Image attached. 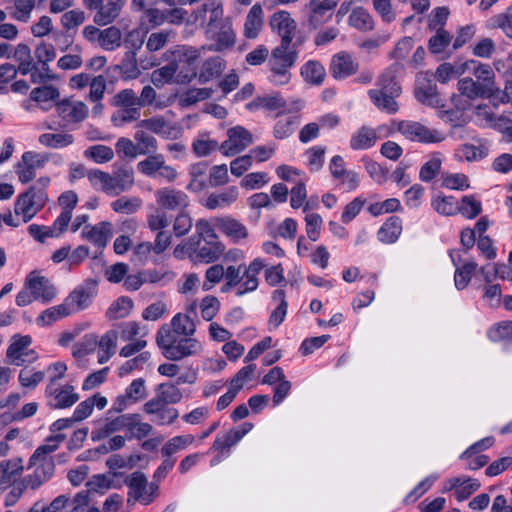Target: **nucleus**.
I'll return each instance as SVG.
<instances>
[{"label":"nucleus","mask_w":512,"mask_h":512,"mask_svg":"<svg viewBox=\"0 0 512 512\" xmlns=\"http://www.w3.org/2000/svg\"><path fill=\"white\" fill-rule=\"evenodd\" d=\"M85 21V13L82 10L74 9L65 12L61 17V24L65 31L72 32Z\"/></svg>","instance_id":"obj_58"},{"label":"nucleus","mask_w":512,"mask_h":512,"mask_svg":"<svg viewBox=\"0 0 512 512\" xmlns=\"http://www.w3.org/2000/svg\"><path fill=\"white\" fill-rule=\"evenodd\" d=\"M225 61L219 57H210L204 61L198 75L200 84H205L210 80L220 76L225 70Z\"/></svg>","instance_id":"obj_25"},{"label":"nucleus","mask_w":512,"mask_h":512,"mask_svg":"<svg viewBox=\"0 0 512 512\" xmlns=\"http://www.w3.org/2000/svg\"><path fill=\"white\" fill-rule=\"evenodd\" d=\"M121 31L115 26H111L104 30L98 29V44L106 49L113 50L121 44Z\"/></svg>","instance_id":"obj_39"},{"label":"nucleus","mask_w":512,"mask_h":512,"mask_svg":"<svg viewBox=\"0 0 512 512\" xmlns=\"http://www.w3.org/2000/svg\"><path fill=\"white\" fill-rule=\"evenodd\" d=\"M397 130L411 141L439 143L445 139L438 130L429 129L420 122L415 121H400L397 125Z\"/></svg>","instance_id":"obj_7"},{"label":"nucleus","mask_w":512,"mask_h":512,"mask_svg":"<svg viewBox=\"0 0 512 512\" xmlns=\"http://www.w3.org/2000/svg\"><path fill=\"white\" fill-rule=\"evenodd\" d=\"M359 64L354 62L351 55L342 52L333 56L330 63V73L335 79H345L357 72Z\"/></svg>","instance_id":"obj_17"},{"label":"nucleus","mask_w":512,"mask_h":512,"mask_svg":"<svg viewBox=\"0 0 512 512\" xmlns=\"http://www.w3.org/2000/svg\"><path fill=\"white\" fill-rule=\"evenodd\" d=\"M196 231L206 244L222 243L219 240L217 233L213 225L207 219H199L195 224Z\"/></svg>","instance_id":"obj_53"},{"label":"nucleus","mask_w":512,"mask_h":512,"mask_svg":"<svg viewBox=\"0 0 512 512\" xmlns=\"http://www.w3.org/2000/svg\"><path fill=\"white\" fill-rule=\"evenodd\" d=\"M442 186L452 190L463 191L470 187L468 177L463 173L447 174L442 181Z\"/></svg>","instance_id":"obj_60"},{"label":"nucleus","mask_w":512,"mask_h":512,"mask_svg":"<svg viewBox=\"0 0 512 512\" xmlns=\"http://www.w3.org/2000/svg\"><path fill=\"white\" fill-rule=\"evenodd\" d=\"M227 135L228 139L219 147L225 156H234L253 142L252 134L242 126L230 128Z\"/></svg>","instance_id":"obj_9"},{"label":"nucleus","mask_w":512,"mask_h":512,"mask_svg":"<svg viewBox=\"0 0 512 512\" xmlns=\"http://www.w3.org/2000/svg\"><path fill=\"white\" fill-rule=\"evenodd\" d=\"M176 72V64L168 61L167 65L152 72L151 81L156 87L160 88L165 83H169L173 79Z\"/></svg>","instance_id":"obj_48"},{"label":"nucleus","mask_w":512,"mask_h":512,"mask_svg":"<svg viewBox=\"0 0 512 512\" xmlns=\"http://www.w3.org/2000/svg\"><path fill=\"white\" fill-rule=\"evenodd\" d=\"M95 351L96 335L91 333L85 335L79 342L74 344L72 354L76 359L81 360Z\"/></svg>","instance_id":"obj_45"},{"label":"nucleus","mask_w":512,"mask_h":512,"mask_svg":"<svg viewBox=\"0 0 512 512\" xmlns=\"http://www.w3.org/2000/svg\"><path fill=\"white\" fill-rule=\"evenodd\" d=\"M402 67L398 63L390 65L378 77L377 85L379 89H371L368 91L369 98L373 104L388 114H395L399 107L395 98L399 97L402 89L397 81L398 73Z\"/></svg>","instance_id":"obj_1"},{"label":"nucleus","mask_w":512,"mask_h":512,"mask_svg":"<svg viewBox=\"0 0 512 512\" xmlns=\"http://www.w3.org/2000/svg\"><path fill=\"white\" fill-rule=\"evenodd\" d=\"M70 85L71 87L78 89H82L89 85V99L92 102H96V77H92L86 73L77 74L70 79Z\"/></svg>","instance_id":"obj_52"},{"label":"nucleus","mask_w":512,"mask_h":512,"mask_svg":"<svg viewBox=\"0 0 512 512\" xmlns=\"http://www.w3.org/2000/svg\"><path fill=\"white\" fill-rule=\"evenodd\" d=\"M176 33L173 30H163L160 32L152 33L147 41L146 48L149 52H154L162 49L170 38L175 37Z\"/></svg>","instance_id":"obj_54"},{"label":"nucleus","mask_w":512,"mask_h":512,"mask_svg":"<svg viewBox=\"0 0 512 512\" xmlns=\"http://www.w3.org/2000/svg\"><path fill=\"white\" fill-rule=\"evenodd\" d=\"M512 335V320L502 321L491 327L487 333L488 338L493 342L504 341L507 343Z\"/></svg>","instance_id":"obj_49"},{"label":"nucleus","mask_w":512,"mask_h":512,"mask_svg":"<svg viewBox=\"0 0 512 512\" xmlns=\"http://www.w3.org/2000/svg\"><path fill=\"white\" fill-rule=\"evenodd\" d=\"M165 22V11L158 8H149L144 10L140 18V26L142 30L148 32Z\"/></svg>","instance_id":"obj_41"},{"label":"nucleus","mask_w":512,"mask_h":512,"mask_svg":"<svg viewBox=\"0 0 512 512\" xmlns=\"http://www.w3.org/2000/svg\"><path fill=\"white\" fill-rule=\"evenodd\" d=\"M432 207L440 214L453 216L458 213L467 219H474L482 212V205L473 195H465L458 203L454 196L437 197L432 201Z\"/></svg>","instance_id":"obj_4"},{"label":"nucleus","mask_w":512,"mask_h":512,"mask_svg":"<svg viewBox=\"0 0 512 512\" xmlns=\"http://www.w3.org/2000/svg\"><path fill=\"white\" fill-rule=\"evenodd\" d=\"M375 142V132L366 127H362L356 135L352 136L350 146L352 149L358 150L363 148H370L375 144Z\"/></svg>","instance_id":"obj_46"},{"label":"nucleus","mask_w":512,"mask_h":512,"mask_svg":"<svg viewBox=\"0 0 512 512\" xmlns=\"http://www.w3.org/2000/svg\"><path fill=\"white\" fill-rule=\"evenodd\" d=\"M442 160L440 153H433L430 160L425 162L420 168L419 178L423 182L432 181L440 172Z\"/></svg>","instance_id":"obj_43"},{"label":"nucleus","mask_w":512,"mask_h":512,"mask_svg":"<svg viewBox=\"0 0 512 512\" xmlns=\"http://www.w3.org/2000/svg\"><path fill=\"white\" fill-rule=\"evenodd\" d=\"M213 94L212 88H190L180 97L183 106H191L199 101L209 99Z\"/></svg>","instance_id":"obj_47"},{"label":"nucleus","mask_w":512,"mask_h":512,"mask_svg":"<svg viewBox=\"0 0 512 512\" xmlns=\"http://www.w3.org/2000/svg\"><path fill=\"white\" fill-rule=\"evenodd\" d=\"M301 76L310 84L321 85L325 79L326 71L319 61L309 60L301 67Z\"/></svg>","instance_id":"obj_31"},{"label":"nucleus","mask_w":512,"mask_h":512,"mask_svg":"<svg viewBox=\"0 0 512 512\" xmlns=\"http://www.w3.org/2000/svg\"><path fill=\"white\" fill-rule=\"evenodd\" d=\"M49 183V177H41L37 181L38 186H30L16 198L14 212L22 216L24 223H28L45 206L48 201L46 187Z\"/></svg>","instance_id":"obj_3"},{"label":"nucleus","mask_w":512,"mask_h":512,"mask_svg":"<svg viewBox=\"0 0 512 512\" xmlns=\"http://www.w3.org/2000/svg\"><path fill=\"white\" fill-rule=\"evenodd\" d=\"M452 41V35L445 29L439 28L436 34L428 40V50L431 54H440L445 51Z\"/></svg>","instance_id":"obj_42"},{"label":"nucleus","mask_w":512,"mask_h":512,"mask_svg":"<svg viewBox=\"0 0 512 512\" xmlns=\"http://www.w3.org/2000/svg\"><path fill=\"white\" fill-rule=\"evenodd\" d=\"M254 425L251 422H244L238 428H233L227 433L217 435L212 450L223 454L225 451L228 452L231 447L236 445L247 433L253 429Z\"/></svg>","instance_id":"obj_12"},{"label":"nucleus","mask_w":512,"mask_h":512,"mask_svg":"<svg viewBox=\"0 0 512 512\" xmlns=\"http://www.w3.org/2000/svg\"><path fill=\"white\" fill-rule=\"evenodd\" d=\"M73 312L71 311L68 303L65 301L51 308L44 310L36 319L38 325L48 326L53 324L54 322L71 315Z\"/></svg>","instance_id":"obj_30"},{"label":"nucleus","mask_w":512,"mask_h":512,"mask_svg":"<svg viewBox=\"0 0 512 512\" xmlns=\"http://www.w3.org/2000/svg\"><path fill=\"white\" fill-rule=\"evenodd\" d=\"M238 197V190L236 187H231L227 192L221 194H211L206 201L208 209H216L221 204H230L236 201Z\"/></svg>","instance_id":"obj_51"},{"label":"nucleus","mask_w":512,"mask_h":512,"mask_svg":"<svg viewBox=\"0 0 512 512\" xmlns=\"http://www.w3.org/2000/svg\"><path fill=\"white\" fill-rule=\"evenodd\" d=\"M285 107L286 101L279 92L271 95L257 96L245 106L248 111H257L259 109L275 111Z\"/></svg>","instance_id":"obj_23"},{"label":"nucleus","mask_w":512,"mask_h":512,"mask_svg":"<svg viewBox=\"0 0 512 512\" xmlns=\"http://www.w3.org/2000/svg\"><path fill=\"white\" fill-rule=\"evenodd\" d=\"M25 288L33 294L35 300H41L43 303L52 301L56 296V289L45 276H36L31 272L25 279Z\"/></svg>","instance_id":"obj_11"},{"label":"nucleus","mask_w":512,"mask_h":512,"mask_svg":"<svg viewBox=\"0 0 512 512\" xmlns=\"http://www.w3.org/2000/svg\"><path fill=\"white\" fill-rule=\"evenodd\" d=\"M71 311H77L87 307L91 303L90 294L84 290H74L65 299Z\"/></svg>","instance_id":"obj_59"},{"label":"nucleus","mask_w":512,"mask_h":512,"mask_svg":"<svg viewBox=\"0 0 512 512\" xmlns=\"http://www.w3.org/2000/svg\"><path fill=\"white\" fill-rule=\"evenodd\" d=\"M31 342L32 338L29 335H15L6 352L7 359H12L10 363L21 365L25 361L21 359V355H24V350L28 348Z\"/></svg>","instance_id":"obj_29"},{"label":"nucleus","mask_w":512,"mask_h":512,"mask_svg":"<svg viewBox=\"0 0 512 512\" xmlns=\"http://www.w3.org/2000/svg\"><path fill=\"white\" fill-rule=\"evenodd\" d=\"M148 227L151 231H161L170 224V219L165 210L157 208L154 213L147 217Z\"/></svg>","instance_id":"obj_63"},{"label":"nucleus","mask_w":512,"mask_h":512,"mask_svg":"<svg viewBox=\"0 0 512 512\" xmlns=\"http://www.w3.org/2000/svg\"><path fill=\"white\" fill-rule=\"evenodd\" d=\"M415 98L422 104L431 107H443L441 99L438 95L437 85L429 76V72H425L422 76L417 77L414 90Z\"/></svg>","instance_id":"obj_10"},{"label":"nucleus","mask_w":512,"mask_h":512,"mask_svg":"<svg viewBox=\"0 0 512 512\" xmlns=\"http://www.w3.org/2000/svg\"><path fill=\"white\" fill-rule=\"evenodd\" d=\"M157 203L163 210H185L189 206L188 196L180 190L163 188L156 191Z\"/></svg>","instance_id":"obj_13"},{"label":"nucleus","mask_w":512,"mask_h":512,"mask_svg":"<svg viewBox=\"0 0 512 512\" xmlns=\"http://www.w3.org/2000/svg\"><path fill=\"white\" fill-rule=\"evenodd\" d=\"M156 344L169 361H180L202 350L199 341L192 337L175 336L168 324H163L156 334Z\"/></svg>","instance_id":"obj_2"},{"label":"nucleus","mask_w":512,"mask_h":512,"mask_svg":"<svg viewBox=\"0 0 512 512\" xmlns=\"http://www.w3.org/2000/svg\"><path fill=\"white\" fill-rule=\"evenodd\" d=\"M402 232V220L398 216H390L378 230L377 236L383 243H394Z\"/></svg>","instance_id":"obj_27"},{"label":"nucleus","mask_w":512,"mask_h":512,"mask_svg":"<svg viewBox=\"0 0 512 512\" xmlns=\"http://www.w3.org/2000/svg\"><path fill=\"white\" fill-rule=\"evenodd\" d=\"M139 414H131V415H120L115 419L107 422L101 431H98V439L102 437H106L112 432L118 431L124 427H127L128 430H132V420L139 419Z\"/></svg>","instance_id":"obj_36"},{"label":"nucleus","mask_w":512,"mask_h":512,"mask_svg":"<svg viewBox=\"0 0 512 512\" xmlns=\"http://www.w3.org/2000/svg\"><path fill=\"white\" fill-rule=\"evenodd\" d=\"M87 490L81 491L76 494L72 501L71 512H78L79 509L84 508L89 503L90 493L96 491V475H93L88 482H86Z\"/></svg>","instance_id":"obj_57"},{"label":"nucleus","mask_w":512,"mask_h":512,"mask_svg":"<svg viewBox=\"0 0 512 512\" xmlns=\"http://www.w3.org/2000/svg\"><path fill=\"white\" fill-rule=\"evenodd\" d=\"M38 462H40V464L36 467L34 473L23 478L24 482H26L32 490H36L43 483L48 481L55 471V463L52 458L42 456L37 463Z\"/></svg>","instance_id":"obj_18"},{"label":"nucleus","mask_w":512,"mask_h":512,"mask_svg":"<svg viewBox=\"0 0 512 512\" xmlns=\"http://www.w3.org/2000/svg\"><path fill=\"white\" fill-rule=\"evenodd\" d=\"M143 411L146 414L156 416L154 420L158 425L172 424L179 416L176 408L168 407V405L159 404L158 400H149L143 405Z\"/></svg>","instance_id":"obj_20"},{"label":"nucleus","mask_w":512,"mask_h":512,"mask_svg":"<svg viewBox=\"0 0 512 512\" xmlns=\"http://www.w3.org/2000/svg\"><path fill=\"white\" fill-rule=\"evenodd\" d=\"M349 25L366 32L374 29V20L365 8L356 7L349 16Z\"/></svg>","instance_id":"obj_35"},{"label":"nucleus","mask_w":512,"mask_h":512,"mask_svg":"<svg viewBox=\"0 0 512 512\" xmlns=\"http://www.w3.org/2000/svg\"><path fill=\"white\" fill-rule=\"evenodd\" d=\"M117 338L118 332L116 330H110L101 337L98 341V349H102L103 354L98 357V363L107 362L115 354Z\"/></svg>","instance_id":"obj_37"},{"label":"nucleus","mask_w":512,"mask_h":512,"mask_svg":"<svg viewBox=\"0 0 512 512\" xmlns=\"http://www.w3.org/2000/svg\"><path fill=\"white\" fill-rule=\"evenodd\" d=\"M449 254L454 266L457 267L454 274L455 287L458 290H463L470 283L473 275L477 270L478 265L476 262L470 261L466 262L462 267H458V262L453 257V250H451Z\"/></svg>","instance_id":"obj_26"},{"label":"nucleus","mask_w":512,"mask_h":512,"mask_svg":"<svg viewBox=\"0 0 512 512\" xmlns=\"http://www.w3.org/2000/svg\"><path fill=\"white\" fill-rule=\"evenodd\" d=\"M480 486L479 480L470 477L464 478L460 487L454 491L456 500L462 502L468 499L473 493L479 490Z\"/></svg>","instance_id":"obj_56"},{"label":"nucleus","mask_w":512,"mask_h":512,"mask_svg":"<svg viewBox=\"0 0 512 512\" xmlns=\"http://www.w3.org/2000/svg\"><path fill=\"white\" fill-rule=\"evenodd\" d=\"M473 74L480 84H487L491 90L495 86V73L489 64H483L478 61Z\"/></svg>","instance_id":"obj_62"},{"label":"nucleus","mask_w":512,"mask_h":512,"mask_svg":"<svg viewBox=\"0 0 512 512\" xmlns=\"http://www.w3.org/2000/svg\"><path fill=\"white\" fill-rule=\"evenodd\" d=\"M192 225L191 216L185 210H181L174 220L173 232L176 237H183L191 230Z\"/></svg>","instance_id":"obj_64"},{"label":"nucleus","mask_w":512,"mask_h":512,"mask_svg":"<svg viewBox=\"0 0 512 512\" xmlns=\"http://www.w3.org/2000/svg\"><path fill=\"white\" fill-rule=\"evenodd\" d=\"M151 400H158L159 404H176L182 400V392L175 384L161 383L156 388V397Z\"/></svg>","instance_id":"obj_32"},{"label":"nucleus","mask_w":512,"mask_h":512,"mask_svg":"<svg viewBox=\"0 0 512 512\" xmlns=\"http://www.w3.org/2000/svg\"><path fill=\"white\" fill-rule=\"evenodd\" d=\"M171 332L175 333V336L192 337L196 332V324L188 316L181 313L176 314L172 320Z\"/></svg>","instance_id":"obj_34"},{"label":"nucleus","mask_w":512,"mask_h":512,"mask_svg":"<svg viewBox=\"0 0 512 512\" xmlns=\"http://www.w3.org/2000/svg\"><path fill=\"white\" fill-rule=\"evenodd\" d=\"M438 479L436 474H431L420 481L414 489L406 496L405 502L410 503L416 501L420 498L424 493H426L434 484V482Z\"/></svg>","instance_id":"obj_61"},{"label":"nucleus","mask_w":512,"mask_h":512,"mask_svg":"<svg viewBox=\"0 0 512 512\" xmlns=\"http://www.w3.org/2000/svg\"><path fill=\"white\" fill-rule=\"evenodd\" d=\"M194 441V436L192 435H180L175 436L169 439L161 449V453L165 457H170L182 450L185 449L188 445L192 444Z\"/></svg>","instance_id":"obj_44"},{"label":"nucleus","mask_w":512,"mask_h":512,"mask_svg":"<svg viewBox=\"0 0 512 512\" xmlns=\"http://www.w3.org/2000/svg\"><path fill=\"white\" fill-rule=\"evenodd\" d=\"M269 25L273 31L278 33V35L281 37V41H284V39L288 37L289 43H292L297 28V23L293 18H291V15L288 11L280 10L275 12L270 17Z\"/></svg>","instance_id":"obj_14"},{"label":"nucleus","mask_w":512,"mask_h":512,"mask_svg":"<svg viewBox=\"0 0 512 512\" xmlns=\"http://www.w3.org/2000/svg\"><path fill=\"white\" fill-rule=\"evenodd\" d=\"M98 181L106 194L117 196L133 185L134 173L131 168L119 169L114 175L98 170Z\"/></svg>","instance_id":"obj_6"},{"label":"nucleus","mask_w":512,"mask_h":512,"mask_svg":"<svg viewBox=\"0 0 512 512\" xmlns=\"http://www.w3.org/2000/svg\"><path fill=\"white\" fill-rule=\"evenodd\" d=\"M215 227L224 235L229 237L233 243L248 237V230L244 224L230 216L216 217Z\"/></svg>","instance_id":"obj_15"},{"label":"nucleus","mask_w":512,"mask_h":512,"mask_svg":"<svg viewBox=\"0 0 512 512\" xmlns=\"http://www.w3.org/2000/svg\"><path fill=\"white\" fill-rule=\"evenodd\" d=\"M60 96L59 90L52 85H43L34 88L30 93V99L35 102L55 101Z\"/></svg>","instance_id":"obj_55"},{"label":"nucleus","mask_w":512,"mask_h":512,"mask_svg":"<svg viewBox=\"0 0 512 512\" xmlns=\"http://www.w3.org/2000/svg\"><path fill=\"white\" fill-rule=\"evenodd\" d=\"M65 439H66V435L65 434H56V435H53V436H49L47 438V442H49V443L52 442L53 444H45V445L39 446L34 451L32 456L30 457L29 468L32 467V466L37 465V461L42 456H46L47 454L56 451L58 446H59V444L61 442H63Z\"/></svg>","instance_id":"obj_40"},{"label":"nucleus","mask_w":512,"mask_h":512,"mask_svg":"<svg viewBox=\"0 0 512 512\" xmlns=\"http://www.w3.org/2000/svg\"><path fill=\"white\" fill-rule=\"evenodd\" d=\"M39 142L48 147L61 148L72 144L73 136L71 134L44 133L39 137Z\"/></svg>","instance_id":"obj_50"},{"label":"nucleus","mask_w":512,"mask_h":512,"mask_svg":"<svg viewBox=\"0 0 512 512\" xmlns=\"http://www.w3.org/2000/svg\"><path fill=\"white\" fill-rule=\"evenodd\" d=\"M300 125V116L297 114H290L280 118L273 130V135L276 139H285L292 135Z\"/></svg>","instance_id":"obj_33"},{"label":"nucleus","mask_w":512,"mask_h":512,"mask_svg":"<svg viewBox=\"0 0 512 512\" xmlns=\"http://www.w3.org/2000/svg\"><path fill=\"white\" fill-rule=\"evenodd\" d=\"M133 308V301L127 296H121L115 300L106 311L110 320L124 318L129 315Z\"/></svg>","instance_id":"obj_38"},{"label":"nucleus","mask_w":512,"mask_h":512,"mask_svg":"<svg viewBox=\"0 0 512 512\" xmlns=\"http://www.w3.org/2000/svg\"><path fill=\"white\" fill-rule=\"evenodd\" d=\"M123 6V0H98V26L111 23L120 13Z\"/></svg>","instance_id":"obj_28"},{"label":"nucleus","mask_w":512,"mask_h":512,"mask_svg":"<svg viewBox=\"0 0 512 512\" xmlns=\"http://www.w3.org/2000/svg\"><path fill=\"white\" fill-rule=\"evenodd\" d=\"M163 57L166 61L175 63L178 70L181 65H195L200 58V53L193 47L177 45L174 49L167 50Z\"/></svg>","instance_id":"obj_16"},{"label":"nucleus","mask_w":512,"mask_h":512,"mask_svg":"<svg viewBox=\"0 0 512 512\" xmlns=\"http://www.w3.org/2000/svg\"><path fill=\"white\" fill-rule=\"evenodd\" d=\"M263 26V10L260 4H254L249 10L244 24V35L255 39Z\"/></svg>","instance_id":"obj_24"},{"label":"nucleus","mask_w":512,"mask_h":512,"mask_svg":"<svg viewBox=\"0 0 512 512\" xmlns=\"http://www.w3.org/2000/svg\"><path fill=\"white\" fill-rule=\"evenodd\" d=\"M339 0H310L305 6L308 12V26L311 30L328 22L332 17V11L336 8Z\"/></svg>","instance_id":"obj_8"},{"label":"nucleus","mask_w":512,"mask_h":512,"mask_svg":"<svg viewBox=\"0 0 512 512\" xmlns=\"http://www.w3.org/2000/svg\"><path fill=\"white\" fill-rule=\"evenodd\" d=\"M58 115L67 122L83 121L88 113L87 106L83 102H72L64 99L56 103Z\"/></svg>","instance_id":"obj_19"},{"label":"nucleus","mask_w":512,"mask_h":512,"mask_svg":"<svg viewBox=\"0 0 512 512\" xmlns=\"http://www.w3.org/2000/svg\"><path fill=\"white\" fill-rule=\"evenodd\" d=\"M458 91L461 95L466 96L470 100L476 98L487 99L492 94V90L488 88L487 84H480V82L474 81L471 77H465L458 81Z\"/></svg>","instance_id":"obj_21"},{"label":"nucleus","mask_w":512,"mask_h":512,"mask_svg":"<svg viewBox=\"0 0 512 512\" xmlns=\"http://www.w3.org/2000/svg\"><path fill=\"white\" fill-rule=\"evenodd\" d=\"M225 252L223 243L206 244L200 246L195 253L190 255V261L194 264L216 262Z\"/></svg>","instance_id":"obj_22"},{"label":"nucleus","mask_w":512,"mask_h":512,"mask_svg":"<svg viewBox=\"0 0 512 512\" xmlns=\"http://www.w3.org/2000/svg\"><path fill=\"white\" fill-rule=\"evenodd\" d=\"M290 45L291 43L286 37L279 46L272 50L269 66L273 75L270 81L275 84L283 85L288 83L290 79L288 69L295 64L298 56L296 50L289 51Z\"/></svg>","instance_id":"obj_5"}]
</instances>
